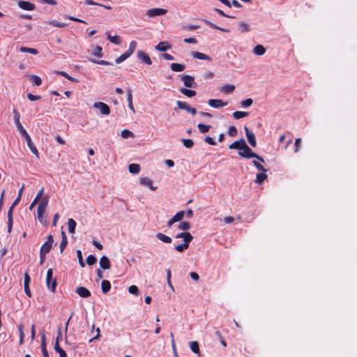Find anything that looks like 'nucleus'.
Here are the masks:
<instances>
[{
  "mask_svg": "<svg viewBox=\"0 0 357 357\" xmlns=\"http://www.w3.org/2000/svg\"><path fill=\"white\" fill-rule=\"evenodd\" d=\"M176 238H183V243L174 247V249L179 252H183L189 247L190 243L192 241L193 236L189 232H181L175 236Z\"/></svg>",
  "mask_w": 357,
  "mask_h": 357,
  "instance_id": "obj_1",
  "label": "nucleus"
},
{
  "mask_svg": "<svg viewBox=\"0 0 357 357\" xmlns=\"http://www.w3.org/2000/svg\"><path fill=\"white\" fill-rule=\"evenodd\" d=\"M243 144L244 146H242L241 149L243 151H240L238 153L239 155L245 158H255L260 160L261 162H264V160L261 157L252 151L251 149L247 145L245 142H243Z\"/></svg>",
  "mask_w": 357,
  "mask_h": 357,
  "instance_id": "obj_2",
  "label": "nucleus"
},
{
  "mask_svg": "<svg viewBox=\"0 0 357 357\" xmlns=\"http://www.w3.org/2000/svg\"><path fill=\"white\" fill-rule=\"evenodd\" d=\"M46 285L49 290L54 292L57 285L56 279L53 278V271L51 268L48 269L46 275Z\"/></svg>",
  "mask_w": 357,
  "mask_h": 357,
  "instance_id": "obj_3",
  "label": "nucleus"
},
{
  "mask_svg": "<svg viewBox=\"0 0 357 357\" xmlns=\"http://www.w3.org/2000/svg\"><path fill=\"white\" fill-rule=\"evenodd\" d=\"M54 243L53 236L50 234L47 236L46 241L42 245L40 252L45 254H48L52 248Z\"/></svg>",
  "mask_w": 357,
  "mask_h": 357,
  "instance_id": "obj_4",
  "label": "nucleus"
},
{
  "mask_svg": "<svg viewBox=\"0 0 357 357\" xmlns=\"http://www.w3.org/2000/svg\"><path fill=\"white\" fill-rule=\"evenodd\" d=\"M181 79L183 82V84L186 87L195 89L197 86V83L195 82V78L193 76L188 75H183L181 76Z\"/></svg>",
  "mask_w": 357,
  "mask_h": 357,
  "instance_id": "obj_5",
  "label": "nucleus"
},
{
  "mask_svg": "<svg viewBox=\"0 0 357 357\" xmlns=\"http://www.w3.org/2000/svg\"><path fill=\"white\" fill-rule=\"evenodd\" d=\"M167 13V10L164 8H154L149 9L146 11V15L150 17H154L156 16L164 15Z\"/></svg>",
  "mask_w": 357,
  "mask_h": 357,
  "instance_id": "obj_6",
  "label": "nucleus"
},
{
  "mask_svg": "<svg viewBox=\"0 0 357 357\" xmlns=\"http://www.w3.org/2000/svg\"><path fill=\"white\" fill-rule=\"evenodd\" d=\"M93 107L96 109H98L102 114L109 115L110 114V108L109 107L102 102H95L93 104Z\"/></svg>",
  "mask_w": 357,
  "mask_h": 357,
  "instance_id": "obj_7",
  "label": "nucleus"
},
{
  "mask_svg": "<svg viewBox=\"0 0 357 357\" xmlns=\"http://www.w3.org/2000/svg\"><path fill=\"white\" fill-rule=\"evenodd\" d=\"M185 211H178V213H176L167 222V226L170 228L172 227V226L175 223V222H177L178 221H181L184 215H185Z\"/></svg>",
  "mask_w": 357,
  "mask_h": 357,
  "instance_id": "obj_8",
  "label": "nucleus"
},
{
  "mask_svg": "<svg viewBox=\"0 0 357 357\" xmlns=\"http://www.w3.org/2000/svg\"><path fill=\"white\" fill-rule=\"evenodd\" d=\"M13 115H14L15 123L18 130L20 131V134L22 133V132H25L26 130L24 128V127L21 124L20 121V113L15 109H13Z\"/></svg>",
  "mask_w": 357,
  "mask_h": 357,
  "instance_id": "obj_9",
  "label": "nucleus"
},
{
  "mask_svg": "<svg viewBox=\"0 0 357 357\" xmlns=\"http://www.w3.org/2000/svg\"><path fill=\"white\" fill-rule=\"evenodd\" d=\"M176 105H177L178 109L186 110L187 112H190L192 115H195L197 113L196 109L190 107L185 102H182V101L178 100L176 102Z\"/></svg>",
  "mask_w": 357,
  "mask_h": 357,
  "instance_id": "obj_10",
  "label": "nucleus"
},
{
  "mask_svg": "<svg viewBox=\"0 0 357 357\" xmlns=\"http://www.w3.org/2000/svg\"><path fill=\"white\" fill-rule=\"evenodd\" d=\"M244 130L249 144L252 146L255 147L257 146V142L255 134L252 132H250L246 126L244 127Z\"/></svg>",
  "mask_w": 357,
  "mask_h": 357,
  "instance_id": "obj_11",
  "label": "nucleus"
},
{
  "mask_svg": "<svg viewBox=\"0 0 357 357\" xmlns=\"http://www.w3.org/2000/svg\"><path fill=\"white\" fill-rule=\"evenodd\" d=\"M137 58L143 63L150 66L152 64L151 59H150L149 56L144 52L143 51L140 50L137 52Z\"/></svg>",
  "mask_w": 357,
  "mask_h": 357,
  "instance_id": "obj_12",
  "label": "nucleus"
},
{
  "mask_svg": "<svg viewBox=\"0 0 357 357\" xmlns=\"http://www.w3.org/2000/svg\"><path fill=\"white\" fill-rule=\"evenodd\" d=\"M208 103L211 107L214 108H220L227 105V102H223L220 99H210Z\"/></svg>",
  "mask_w": 357,
  "mask_h": 357,
  "instance_id": "obj_13",
  "label": "nucleus"
},
{
  "mask_svg": "<svg viewBox=\"0 0 357 357\" xmlns=\"http://www.w3.org/2000/svg\"><path fill=\"white\" fill-rule=\"evenodd\" d=\"M75 292L82 298H89L91 295V291L84 287H77Z\"/></svg>",
  "mask_w": 357,
  "mask_h": 357,
  "instance_id": "obj_14",
  "label": "nucleus"
},
{
  "mask_svg": "<svg viewBox=\"0 0 357 357\" xmlns=\"http://www.w3.org/2000/svg\"><path fill=\"white\" fill-rule=\"evenodd\" d=\"M139 183L142 185L149 187L151 190H155L157 189V187L153 185L152 181L148 177L140 178Z\"/></svg>",
  "mask_w": 357,
  "mask_h": 357,
  "instance_id": "obj_15",
  "label": "nucleus"
},
{
  "mask_svg": "<svg viewBox=\"0 0 357 357\" xmlns=\"http://www.w3.org/2000/svg\"><path fill=\"white\" fill-rule=\"evenodd\" d=\"M18 6L25 10H33L35 9V5L29 1H20Z\"/></svg>",
  "mask_w": 357,
  "mask_h": 357,
  "instance_id": "obj_16",
  "label": "nucleus"
},
{
  "mask_svg": "<svg viewBox=\"0 0 357 357\" xmlns=\"http://www.w3.org/2000/svg\"><path fill=\"white\" fill-rule=\"evenodd\" d=\"M155 50L160 52H165L172 48V45L167 41L160 42L156 46Z\"/></svg>",
  "mask_w": 357,
  "mask_h": 357,
  "instance_id": "obj_17",
  "label": "nucleus"
},
{
  "mask_svg": "<svg viewBox=\"0 0 357 357\" xmlns=\"http://www.w3.org/2000/svg\"><path fill=\"white\" fill-rule=\"evenodd\" d=\"M99 264L100 267L104 270L109 269L111 267L110 261L106 256H102L100 257Z\"/></svg>",
  "mask_w": 357,
  "mask_h": 357,
  "instance_id": "obj_18",
  "label": "nucleus"
},
{
  "mask_svg": "<svg viewBox=\"0 0 357 357\" xmlns=\"http://www.w3.org/2000/svg\"><path fill=\"white\" fill-rule=\"evenodd\" d=\"M243 142H245V139L243 138H241L239 140L236 141L234 143L231 144L229 146V149L241 150L242 146H244Z\"/></svg>",
  "mask_w": 357,
  "mask_h": 357,
  "instance_id": "obj_19",
  "label": "nucleus"
},
{
  "mask_svg": "<svg viewBox=\"0 0 357 357\" xmlns=\"http://www.w3.org/2000/svg\"><path fill=\"white\" fill-rule=\"evenodd\" d=\"M191 54L194 58H196L197 59L207 60V61L211 60V58L209 56H208L207 54H205L204 53L199 52H192L191 53Z\"/></svg>",
  "mask_w": 357,
  "mask_h": 357,
  "instance_id": "obj_20",
  "label": "nucleus"
},
{
  "mask_svg": "<svg viewBox=\"0 0 357 357\" xmlns=\"http://www.w3.org/2000/svg\"><path fill=\"white\" fill-rule=\"evenodd\" d=\"M127 100L128 107L132 111L133 113H135V110L132 104V94L131 89H128L127 90Z\"/></svg>",
  "mask_w": 357,
  "mask_h": 357,
  "instance_id": "obj_21",
  "label": "nucleus"
},
{
  "mask_svg": "<svg viewBox=\"0 0 357 357\" xmlns=\"http://www.w3.org/2000/svg\"><path fill=\"white\" fill-rule=\"evenodd\" d=\"M171 70L174 72H182L185 69V66L182 63H173L170 66Z\"/></svg>",
  "mask_w": 357,
  "mask_h": 357,
  "instance_id": "obj_22",
  "label": "nucleus"
},
{
  "mask_svg": "<svg viewBox=\"0 0 357 357\" xmlns=\"http://www.w3.org/2000/svg\"><path fill=\"white\" fill-rule=\"evenodd\" d=\"M101 289L103 294L108 293L111 289L110 282L107 280H103L101 282Z\"/></svg>",
  "mask_w": 357,
  "mask_h": 357,
  "instance_id": "obj_23",
  "label": "nucleus"
},
{
  "mask_svg": "<svg viewBox=\"0 0 357 357\" xmlns=\"http://www.w3.org/2000/svg\"><path fill=\"white\" fill-rule=\"evenodd\" d=\"M107 39L113 44L120 45L121 43V38L119 36H111L109 32L106 33Z\"/></svg>",
  "mask_w": 357,
  "mask_h": 357,
  "instance_id": "obj_24",
  "label": "nucleus"
},
{
  "mask_svg": "<svg viewBox=\"0 0 357 357\" xmlns=\"http://www.w3.org/2000/svg\"><path fill=\"white\" fill-rule=\"evenodd\" d=\"M155 236L158 239L165 243H171L172 241V238L169 236L162 233H158Z\"/></svg>",
  "mask_w": 357,
  "mask_h": 357,
  "instance_id": "obj_25",
  "label": "nucleus"
},
{
  "mask_svg": "<svg viewBox=\"0 0 357 357\" xmlns=\"http://www.w3.org/2000/svg\"><path fill=\"white\" fill-rule=\"evenodd\" d=\"M266 52L265 47L261 45H257L253 50V53L258 56L263 55Z\"/></svg>",
  "mask_w": 357,
  "mask_h": 357,
  "instance_id": "obj_26",
  "label": "nucleus"
},
{
  "mask_svg": "<svg viewBox=\"0 0 357 357\" xmlns=\"http://www.w3.org/2000/svg\"><path fill=\"white\" fill-rule=\"evenodd\" d=\"M234 89L235 86L233 84H225L221 88V91L226 94L231 93Z\"/></svg>",
  "mask_w": 357,
  "mask_h": 357,
  "instance_id": "obj_27",
  "label": "nucleus"
},
{
  "mask_svg": "<svg viewBox=\"0 0 357 357\" xmlns=\"http://www.w3.org/2000/svg\"><path fill=\"white\" fill-rule=\"evenodd\" d=\"M180 92L189 98L195 96L197 93L195 91L190 90L186 88L180 89Z\"/></svg>",
  "mask_w": 357,
  "mask_h": 357,
  "instance_id": "obj_28",
  "label": "nucleus"
},
{
  "mask_svg": "<svg viewBox=\"0 0 357 357\" xmlns=\"http://www.w3.org/2000/svg\"><path fill=\"white\" fill-rule=\"evenodd\" d=\"M27 143V145L29 146V148L30 149L31 151L37 157V158H39V153H38V151L37 149V148L36 147V146L34 145L33 142H32V140H28V142H26Z\"/></svg>",
  "mask_w": 357,
  "mask_h": 357,
  "instance_id": "obj_29",
  "label": "nucleus"
},
{
  "mask_svg": "<svg viewBox=\"0 0 357 357\" xmlns=\"http://www.w3.org/2000/svg\"><path fill=\"white\" fill-rule=\"evenodd\" d=\"M129 172L131 174H138L140 172V166L138 164L132 163L128 167Z\"/></svg>",
  "mask_w": 357,
  "mask_h": 357,
  "instance_id": "obj_30",
  "label": "nucleus"
},
{
  "mask_svg": "<svg viewBox=\"0 0 357 357\" xmlns=\"http://www.w3.org/2000/svg\"><path fill=\"white\" fill-rule=\"evenodd\" d=\"M76 225H77V223L73 219H72V218L68 219V231L70 233H71V234L75 233Z\"/></svg>",
  "mask_w": 357,
  "mask_h": 357,
  "instance_id": "obj_31",
  "label": "nucleus"
},
{
  "mask_svg": "<svg viewBox=\"0 0 357 357\" xmlns=\"http://www.w3.org/2000/svg\"><path fill=\"white\" fill-rule=\"evenodd\" d=\"M29 79L33 86H40L42 83L40 77L37 75H31Z\"/></svg>",
  "mask_w": 357,
  "mask_h": 357,
  "instance_id": "obj_32",
  "label": "nucleus"
},
{
  "mask_svg": "<svg viewBox=\"0 0 357 357\" xmlns=\"http://www.w3.org/2000/svg\"><path fill=\"white\" fill-rule=\"evenodd\" d=\"M190 348L193 353L197 354L199 353V343L197 341L190 342Z\"/></svg>",
  "mask_w": 357,
  "mask_h": 357,
  "instance_id": "obj_33",
  "label": "nucleus"
},
{
  "mask_svg": "<svg viewBox=\"0 0 357 357\" xmlns=\"http://www.w3.org/2000/svg\"><path fill=\"white\" fill-rule=\"evenodd\" d=\"M20 51L21 52L30 53L35 55L38 54V51L36 49L26 47H21Z\"/></svg>",
  "mask_w": 357,
  "mask_h": 357,
  "instance_id": "obj_34",
  "label": "nucleus"
},
{
  "mask_svg": "<svg viewBox=\"0 0 357 357\" xmlns=\"http://www.w3.org/2000/svg\"><path fill=\"white\" fill-rule=\"evenodd\" d=\"M267 178V174L265 172H261L257 174L255 183H261L264 180Z\"/></svg>",
  "mask_w": 357,
  "mask_h": 357,
  "instance_id": "obj_35",
  "label": "nucleus"
},
{
  "mask_svg": "<svg viewBox=\"0 0 357 357\" xmlns=\"http://www.w3.org/2000/svg\"><path fill=\"white\" fill-rule=\"evenodd\" d=\"M248 115V112H241V111L234 112L232 114V116L235 119H239L241 118H244V117H246Z\"/></svg>",
  "mask_w": 357,
  "mask_h": 357,
  "instance_id": "obj_36",
  "label": "nucleus"
},
{
  "mask_svg": "<svg viewBox=\"0 0 357 357\" xmlns=\"http://www.w3.org/2000/svg\"><path fill=\"white\" fill-rule=\"evenodd\" d=\"M204 22L208 26H210L211 28L213 29H218V30H220L223 32H229V30L228 29H223V28H221L218 26H217L216 24H213V22L208 21V20H204Z\"/></svg>",
  "mask_w": 357,
  "mask_h": 357,
  "instance_id": "obj_37",
  "label": "nucleus"
},
{
  "mask_svg": "<svg viewBox=\"0 0 357 357\" xmlns=\"http://www.w3.org/2000/svg\"><path fill=\"white\" fill-rule=\"evenodd\" d=\"M121 136L123 139H128L130 137H131V138L134 137L135 135L131 131L125 129L121 131Z\"/></svg>",
  "mask_w": 357,
  "mask_h": 357,
  "instance_id": "obj_38",
  "label": "nucleus"
},
{
  "mask_svg": "<svg viewBox=\"0 0 357 357\" xmlns=\"http://www.w3.org/2000/svg\"><path fill=\"white\" fill-rule=\"evenodd\" d=\"M130 56V55L128 54V52H125L123 54L116 59L115 62L118 64L121 63Z\"/></svg>",
  "mask_w": 357,
  "mask_h": 357,
  "instance_id": "obj_39",
  "label": "nucleus"
},
{
  "mask_svg": "<svg viewBox=\"0 0 357 357\" xmlns=\"http://www.w3.org/2000/svg\"><path fill=\"white\" fill-rule=\"evenodd\" d=\"M85 4L86 5H96V6H101V7H103L107 10H111L112 9V7L109 6H106V5H103V4H101V3H96L92 0H86L85 1Z\"/></svg>",
  "mask_w": 357,
  "mask_h": 357,
  "instance_id": "obj_40",
  "label": "nucleus"
},
{
  "mask_svg": "<svg viewBox=\"0 0 357 357\" xmlns=\"http://www.w3.org/2000/svg\"><path fill=\"white\" fill-rule=\"evenodd\" d=\"M238 27H239V30L242 33L248 32L250 31L249 25L244 22H241L238 24Z\"/></svg>",
  "mask_w": 357,
  "mask_h": 357,
  "instance_id": "obj_41",
  "label": "nucleus"
},
{
  "mask_svg": "<svg viewBox=\"0 0 357 357\" xmlns=\"http://www.w3.org/2000/svg\"><path fill=\"white\" fill-rule=\"evenodd\" d=\"M178 228L183 231H187L190 229V224L188 222L183 221L178 225Z\"/></svg>",
  "mask_w": 357,
  "mask_h": 357,
  "instance_id": "obj_42",
  "label": "nucleus"
},
{
  "mask_svg": "<svg viewBox=\"0 0 357 357\" xmlns=\"http://www.w3.org/2000/svg\"><path fill=\"white\" fill-rule=\"evenodd\" d=\"M136 47H137V42L135 40H132L130 43L129 48L126 52H128V54L131 56L133 54V52H135Z\"/></svg>",
  "mask_w": 357,
  "mask_h": 357,
  "instance_id": "obj_43",
  "label": "nucleus"
},
{
  "mask_svg": "<svg viewBox=\"0 0 357 357\" xmlns=\"http://www.w3.org/2000/svg\"><path fill=\"white\" fill-rule=\"evenodd\" d=\"M61 335V328H59V333H58V336L56 338V340H55V344H54V350L56 351V352H59L61 350H62L63 349H61L59 346V337Z\"/></svg>",
  "mask_w": 357,
  "mask_h": 357,
  "instance_id": "obj_44",
  "label": "nucleus"
},
{
  "mask_svg": "<svg viewBox=\"0 0 357 357\" xmlns=\"http://www.w3.org/2000/svg\"><path fill=\"white\" fill-rule=\"evenodd\" d=\"M197 127H198L200 132H202V133L207 132L211 128V126L205 125L203 123H199Z\"/></svg>",
  "mask_w": 357,
  "mask_h": 357,
  "instance_id": "obj_45",
  "label": "nucleus"
},
{
  "mask_svg": "<svg viewBox=\"0 0 357 357\" xmlns=\"http://www.w3.org/2000/svg\"><path fill=\"white\" fill-rule=\"evenodd\" d=\"M47 23L50 25H52L54 26H56V27H59V28H63V27H65L67 26V24L66 23L59 22L56 20L49 21Z\"/></svg>",
  "mask_w": 357,
  "mask_h": 357,
  "instance_id": "obj_46",
  "label": "nucleus"
},
{
  "mask_svg": "<svg viewBox=\"0 0 357 357\" xmlns=\"http://www.w3.org/2000/svg\"><path fill=\"white\" fill-rule=\"evenodd\" d=\"M96 261H97V259H96V257L93 255H89L86 258V264L89 266L95 264L96 263Z\"/></svg>",
  "mask_w": 357,
  "mask_h": 357,
  "instance_id": "obj_47",
  "label": "nucleus"
},
{
  "mask_svg": "<svg viewBox=\"0 0 357 357\" xmlns=\"http://www.w3.org/2000/svg\"><path fill=\"white\" fill-rule=\"evenodd\" d=\"M182 142L183 145L188 149L192 148L194 145L193 141L190 139H183Z\"/></svg>",
  "mask_w": 357,
  "mask_h": 357,
  "instance_id": "obj_48",
  "label": "nucleus"
},
{
  "mask_svg": "<svg viewBox=\"0 0 357 357\" xmlns=\"http://www.w3.org/2000/svg\"><path fill=\"white\" fill-rule=\"evenodd\" d=\"M102 47L99 45H97L95 47L93 52H92V54L94 55V56H96L98 57H101L102 56Z\"/></svg>",
  "mask_w": 357,
  "mask_h": 357,
  "instance_id": "obj_49",
  "label": "nucleus"
},
{
  "mask_svg": "<svg viewBox=\"0 0 357 357\" xmlns=\"http://www.w3.org/2000/svg\"><path fill=\"white\" fill-rule=\"evenodd\" d=\"M77 255L79 261V264L81 267H84L85 264L83 260L82 254L80 250H77Z\"/></svg>",
  "mask_w": 357,
  "mask_h": 357,
  "instance_id": "obj_50",
  "label": "nucleus"
},
{
  "mask_svg": "<svg viewBox=\"0 0 357 357\" xmlns=\"http://www.w3.org/2000/svg\"><path fill=\"white\" fill-rule=\"evenodd\" d=\"M128 291L130 294H133L135 296H137L139 294V289L136 285H131L128 288Z\"/></svg>",
  "mask_w": 357,
  "mask_h": 357,
  "instance_id": "obj_51",
  "label": "nucleus"
},
{
  "mask_svg": "<svg viewBox=\"0 0 357 357\" xmlns=\"http://www.w3.org/2000/svg\"><path fill=\"white\" fill-rule=\"evenodd\" d=\"M252 102L253 100L252 98H248L241 101V105L243 107H248L252 104Z\"/></svg>",
  "mask_w": 357,
  "mask_h": 357,
  "instance_id": "obj_52",
  "label": "nucleus"
},
{
  "mask_svg": "<svg viewBox=\"0 0 357 357\" xmlns=\"http://www.w3.org/2000/svg\"><path fill=\"white\" fill-rule=\"evenodd\" d=\"M253 165L256 167V168L262 172H266V169L264 167L263 165H261L259 162H258L257 160L252 161Z\"/></svg>",
  "mask_w": 357,
  "mask_h": 357,
  "instance_id": "obj_53",
  "label": "nucleus"
},
{
  "mask_svg": "<svg viewBox=\"0 0 357 357\" xmlns=\"http://www.w3.org/2000/svg\"><path fill=\"white\" fill-rule=\"evenodd\" d=\"M90 61H91L93 63H97V64L102 65V66H110V65H112L111 63H109V61H105V60L96 61L95 59H91Z\"/></svg>",
  "mask_w": 357,
  "mask_h": 357,
  "instance_id": "obj_54",
  "label": "nucleus"
},
{
  "mask_svg": "<svg viewBox=\"0 0 357 357\" xmlns=\"http://www.w3.org/2000/svg\"><path fill=\"white\" fill-rule=\"evenodd\" d=\"M228 135L231 137H235L237 135V130L234 126H230L228 129Z\"/></svg>",
  "mask_w": 357,
  "mask_h": 357,
  "instance_id": "obj_55",
  "label": "nucleus"
},
{
  "mask_svg": "<svg viewBox=\"0 0 357 357\" xmlns=\"http://www.w3.org/2000/svg\"><path fill=\"white\" fill-rule=\"evenodd\" d=\"M43 215H44V214H41L40 216H37V217H38V219L39 222H40L42 225H45V226H47V225H48V224H49V222H48V220H47V218H44V217H43Z\"/></svg>",
  "mask_w": 357,
  "mask_h": 357,
  "instance_id": "obj_56",
  "label": "nucleus"
},
{
  "mask_svg": "<svg viewBox=\"0 0 357 357\" xmlns=\"http://www.w3.org/2000/svg\"><path fill=\"white\" fill-rule=\"evenodd\" d=\"M27 98L31 101H36L41 98L40 96L33 95L32 93H28Z\"/></svg>",
  "mask_w": 357,
  "mask_h": 357,
  "instance_id": "obj_57",
  "label": "nucleus"
},
{
  "mask_svg": "<svg viewBox=\"0 0 357 357\" xmlns=\"http://www.w3.org/2000/svg\"><path fill=\"white\" fill-rule=\"evenodd\" d=\"M67 244H68V240L61 239V243L59 245L61 253H62L63 252L64 249L67 246Z\"/></svg>",
  "mask_w": 357,
  "mask_h": 357,
  "instance_id": "obj_58",
  "label": "nucleus"
},
{
  "mask_svg": "<svg viewBox=\"0 0 357 357\" xmlns=\"http://www.w3.org/2000/svg\"><path fill=\"white\" fill-rule=\"evenodd\" d=\"M48 202H49V197L47 196H45L42 199L41 202H40V204L38 205L47 207Z\"/></svg>",
  "mask_w": 357,
  "mask_h": 357,
  "instance_id": "obj_59",
  "label": "nucleus"
},
{
  "mask_svg": "<svg viewBox=\"0 0 357 357\" xmlns=\"http://www.w3.org/2000/svg\"><path fill=\"white\" fill-rule=\"evenodd\" d=\"M46 210V207L38 205L37 208V216H40L41 214H44Z\"/></svg>",
  "mask_w": 357,
  "mask_h": 357,
  "instance_id": "obj_60",
  "label": "nucleus"
},
{
  "mask_svg": "<svg viewBox=\"0 0 357 357\" xmlns=\"http://www.w3.org/2000/svg\"><path fill=\"white\" fill-rule=\"evenodd\" d=\"M301 138H298L295 140V149H294V151L296 153L298 152L299 151V149H300V146H301Z\"/></svg>",
  "mask_w": 357,
  "mask_h": 357,
  "instance_id": "obj_61",
  "label": "nucleus"
},
{
  "mask_svg": "<svg viewBox=\"0 0 357 357\" xmlns=\"http://www.w3.org/2000/svg\"><path fill=\"white\" fill-rule=\"evenodd\" d=\"M184 42L186 43H190V44H197V40L195 38H187L184 39Z\"/></svg>",
  "mask_w": 357,
  "mask_h": 357,
  "instance_id": "obj_62",
  "label": "nucleus"
},
{
  "mask_svg": "<svg viewBox=\"0 0 357 357\" xmlns=\"http://www.w3.org/2000/svg\"><path fill=\"white\" fill-rule=\"evenodd\" d=\"M31 281L30 276L27 273H25L24 274V286H27L29 284V282Z\"/></svg>",
  "mask_w": 357,
  "mask_h": 357,
  "instance_id": "obj_63",
  "label": "nucleus"
},
{
  "mask_svg": "<svg viewBox=\"0 0 357 357\" xmlns=\"http://www.w3.org/2000/svg\"><path fill=\"white\" fill-rule=\"evenodd\" d=\"M204 140H205V142H206L207 144H210V145H213V146H214V145H215V144H216V143H215V142L214 141V139H213L212 137H208H208H206Z\"/></svg>",
  "mask_w": 357,
  "mask_h": 357,
  "instance_id": "obj_64",
  "label": "nucleus"
}]
</instances>
